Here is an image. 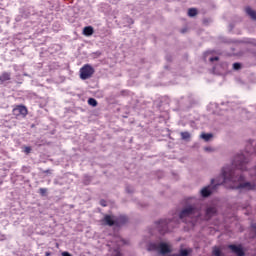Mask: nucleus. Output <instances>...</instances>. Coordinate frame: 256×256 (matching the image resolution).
Wrapping results in <instances>:
<instances>
[{
    "instance_id": "nucleus-1",
    "label": "nucleus",
    "mask_w": 256,
    "mask_h": 256,
    "mask_svg": "<svg viewBox=\"0 0 256 256\" xmlns=\"http://www.w3.org/2000/svg\"><path fill=\"white\" fill-rule=\"evenodd\" d=\"M179 217L184 221V223H191L192 225H195L197 218L201 217V211H199L195 206H187L180 212Z\"/></svg>"
},
{
    "instance_id": "nucleus-2",
    "label": "nucleus",
    "mask_w": 256,
    "mask_h": 256,
    "mask_svg": "<svg viewBox=\"0 0 256 256\" xmlns=\"http://www.w3.org/2000/svg\"><path fill=\"white\" fill-rule=\"evenodd\" d=\"M122 245H127V241L121 238V236H114L111 243L108 244V247H114V249H110L106 256H121V252H119V247H121Z\"/></svg>"
},
{
    "instance_id": "nucleus-3",
    "label": "nucleus",
    "mask_w": 256,
    "mask_h": 256,
    "mask_svg": "<svg viewBox=\"0 0 256 256\" xmlns=\"http://www.w3.org/2000/svg\"><path fill=\"white\" fill-rule=\"evenodd\" d=\"M148 251H157L160 255L167 256L171 253V245L165 242H154L148 246Z\"/></svg>"
},
{
    "instance_id": "nucleus-4",
    "label": "nucleus",
    "mask_w": 256,
    "mask_h": 256,
    "mask_svg": "<svg viewBox=\"0 0 256 256\" xmlns=\"http://www.w3.org/2000/svg\"><path fill=\"white\" fill-rule=\"evenodd\" d=\"M93 73H95V69L91 65L86 64L80 69V79H91Z\"/></svg>"
},
{
    "instance_id": "nucleus-5",
    "label": "nucleus",
    "mask_w": 256,
    "mask_h": 256,
    "mask_svg": "<svg viewBox=\"0 0 256 256\" xmlns=\"http://www.w3.org/2000/svg\"><path fill=\"white\" fill-rule=\"evenodd\" d=\"M120 220H121V222H118L117 220H115L114 216L106 215L104 217V219L102 220V223H103V225H109V227L115 225V223H117V225H123V223H125L127 221V218L121 217Z\"/></svg>"
},
{
    "instance_id": "nucleus-6",
    "label": "nucleus",
    "mask_w": 256,
    "mask_h": 256,
    "mask_svg": "<svg viewBox=\"0 0 256 256\" xmlns=\"http://www.w3.org/2000/svg\"><path fill=\"white\" fill-rule=\"evenodd\" d=\"M169 225H171V224L166 219L160 220L156 223V227H157L159 233H165L167 231Z\"/></svg>"
},
{
    "instance_id": "nucleus-7",
    "label": "nucleus",
    "mask_w": 256,
    "mask_h": 256,
    "mask_svg": "<svg viewBox=\"0 0 256 256\" xmlns=\"http://www.w3.org/2000/svg\"><path fill=\"white\" fill-rule=\"evenodd\" d=\"M13 113L16 116L22 115V117H25L27 115V108L25 106H18L13 109Z\"/></svg>"
},
{
    "instance_id": "nucleus-8",
    "label": "nucleus",
    "mask_w": 256,
    "mask_h": 256,
    "mask_svg": "<svg viewBox=\"0 0 256 256\" xmlns=\"http://www.w3.org/2000/svg\"><path fill=\"white\" fill-rule=\"evenodd\" d=\"M229 249H231L232 253H235L237 256L245 255V252H243V248L241 246L230 245Z\"/></svg>"
},
{
    "instance_id": "nucleus-9",
    "label": "nucleus",
    "mask_w": 256,
    "mask_h": 256,
    "mask_svg": "<svg viewBox=\"0 0 256 256\" xmlns=\"http://www.w3.org/2000/svg\"><path fill=\"white\" fill-rule=\"evenodd\" d=\"M216 73H225L227 71V63L219 64L214 67Z\"/></svg>"
},
{
    "instance_id": "nucleus-10",
    "label": "nucleus",
    "mask_w": 256,
    "mask_h": 256,
    "mask_svg": "<svg viewBox=\"0 0 256 256\" xmlns=\"http://www.w3.org/2000/svg\"><path fill=\"white\" fill-rule=\"evenodd\" d=\"M0 81H1V83H5V81H11V73L3 72L0 75Z\"/></svg>"
},
{
    "instance_id": "nucleus-11",
    "label": "nucleus",
    "mask_w": 256,
    "mask_h": 256,
    "mask_svg": "<svg viewBox=\"0 0 256 256\" xmlns=\"http://www.w3.org/2000/svg\"><path fill=\"white\" fill-rule=\"evenodd\" d=\"M217 213V209L214 206L208 207L206 209V217L209 219L212 215H215Z\"/></svg>"
},
{
    "instance_id": "nucleus-12",
    "label": "nucleus",
    "mask_w": 256,
    "mask_h": 256,
    "mask_svg": "<svg viewBox=\"0 0 256 256\" xmlns=\"http://www.w3.org/2000/svg\"><path fill=\"white\" fill-rule=\"evenodd\" d=\"M246 13L251 17V19H256V12L255 10L251 9V7L246 8Z\"/></svg>"
},
{
    "instance_id": "nucleus-13",
    "label": "nucleus",
    "mask_w": 256,
    "mask_h": 256,
    "mask_svg": "<svg viewBox=\"0 0 256 256\" xmlns=\"http://www.w3.org/2000/svg\"><path fill=\"white\" fill-rule=\"evenodd\" d=\"M83 34L86 35V37H89L93 34V27L87 26L83 30Z\"/></svg>"
},
{
    "instance_id": "nucleus-14",
    "label": "nucleus",
    "mask_w": 256,
    "mask_h": 256,
    "mask_svg": "<svg viewBox=\"0 0 256 256\" xmlns=\"http://www.w3.org/2000/svg\"><path fill=\"white\" fill-rule=\"evenodd\" d=\"M180 135L184 141H189V139H191V133L189 132H181Z\"/></svg>"
},
{
    "instance_id": "nucleus-15",
    "label": "nucleus",
    "mask_w": 256,
    "mask_h": 256,
    "mask_svg": "<svg viewBox=\"0 0 256 256\" xmlns=\"http://www.w3.org/2000/svg\"><path fill=\"white\" fill-rule=\"evenodd\" d=\"M201 139H203L204 141H211V138L213 137V134H205V133H202L200 135Z\"/></svg>"
},
{
    "instance_id": "nucleus-16",
    "label": "nucleus",
    "mask_w": 256,
    "mask_h": 256,
    "mask_svg": "<svg viewBox=\"0 0 256 256\" xmlns=\"http://www.w3.org/2000/svg\"><path fill=\"white\" fill-rule=\"evenodd\" d=\"M188 15H189V17H195V15H197V9H195V8L189 9Z\"/></svg>"
},
{
    "instance_id": "nucleus-17",
    "label": "nucleus",
    "mask_w": 256,
    "mask_h": 256,
    "mask_svg": "<svg viewBox=\"0 0 256 256\" xmlns=\"http://www.w3.org/2000/svg\"><path fill=\"white\" fill-rule=\"evenodd\" d=\"M88 105H91L92 107H97V100H95V98L88 99Z\"/></svg>"
},
{
    "instance_id": "nucleus-18",
    "label": "nucleus",
    "mask_w": 256,
    "mask_h": 256,
    "mask_svg": "<svg viewBox=\"0 0 256 256\" xmlns=\"http://www.w3.org/2000/svg\"><path fill=\"white\" fill-rule=\"evenodd\" d=\"M213 255H214V256H221V248H219V247H214V248H213Z\"/></svg>"
},
{
    "instance_id": "nucleus-19",
    "label": "nucleus",
    "mask_w": 256,
    "mask_h": 256,
    "mask_svg": "<svg viewBox=\"0 0 256 256\" xmlns=\"http://www.w3.org/2000/svg\"><path fill=\"white\" fill-rule=\"evenodd\" d=\"M205 59L208 61H210V63H215V61H219V57L215 56V57H208V56H205Z\"/></svg>"
},
{
    "instance_id": "nucleus-20",
    "label": "nucleus",
    "mask_w": 256,
    "mask_h": 256,
    "mask_svg": "<svg viewBox=\"0 0 256 256\" xmlns=\"http://www.w3.org/2000/svg\"><path fill=\"white\" fill-rule=\"evenodd\" d=\"M233 69H234L235 71H239V69H241V64H240V63H234V64H233Z\"/></svg>"
},
{
    "instance_id": "nucleus-21",
    "label": "nucleus",
    "mask_w": 256,
    "mask_h": 256,
    "mask_svg": "<svg viewBox=\"0 0 256 256\" xmlns=\"http://www.w3.org/2000/svg\"><path fill=\"white\" fill-rule=\"evenodd\" d=\"M24 153L28 155V153H31V148L30 147H25L24 148Z\"/></svg>"
},
{
    "instance_id": "nucleus-22",
    "label": "nucleus",
    "mask_w": 256,
    "mask_h": 256,
    "mask_svg": "<svg viewBox=\"0 0 256 256\" xmlns=\"http://www.w3.org/2000/svg\"><path fill=\"white\" fill-rule=\"evenodd\" d=\"M40 193H41V195H45V193H47V189L46 188H40Z\"/></svg>"
},
{
    "instance_id": "nucleus-23",
    "label": "nucleus",
    "mask_w": 256,
    "mask_h": 256,
    "mask_svg": "<svg viewBox=\"0 0 256 256\" xmlns=\"http://www.w3.org/2000/svg\"><path fill=\"white\" fill-rule=\"evenodd\" d=\"M62 256H71V254H69V252H63Z\"/></svg>"
},
{
    "instance_id": "nucleus-24",
    "label": "nucleus",
    "mask_w": 256,
    "mask_h": 256,
    "mask_svg": "<svg viewBox=\"0 0 256 256\" xmlns=\"http://www.w3.org/2000/svg\"><path fill=\"white\" fill-rule=\"evenodd\" d=\"M0 241H5V235H0Z\"/></svg>"
},
{
    "instance_id": "nucleus-25",
    "label": "nucleus",
    "mask_w": 256,
    "mask_h": 256,
    "mask_svg": "<svg viewBox=\"0 0 256 256\" xmlns=\"http://www.w3.org/2000/svg\"><path fill=\"white\" fill-rule=\"evenodd\" d=\"M129 23H133V20L131 18L128 19Z\"/></svg>"
},
{
    "instance_id": "nucleus-26",
    "label": "nucleus",
    "mask_w": 256,
    "mask_h": 256,
    "mask_svg": "<svg viewBox=\"0 0 256 256\" xmlns=\"http://www.w3.org/2000/svg\"><path fill=\"white\" fill-rule=\"evenodd\" d=\"M45 255H46V256H49V255H51V253H50V252H46Z\"/></svg>"
},
{
    "instance_id": "nucleus-27",
    "label": "nucleus",
    "mask_w": 256,
    "mask_h": 256,
    "mask_svg": "<svg viewBox=\"0 0 256 256\" xmlns=\"http://www.w3.org/2000/svg\"><path fill=\"white\" fill-rule=\"evenodd\" d=\"M103 207H105V203H102Z\"/></svg>"
}]
</instances>
